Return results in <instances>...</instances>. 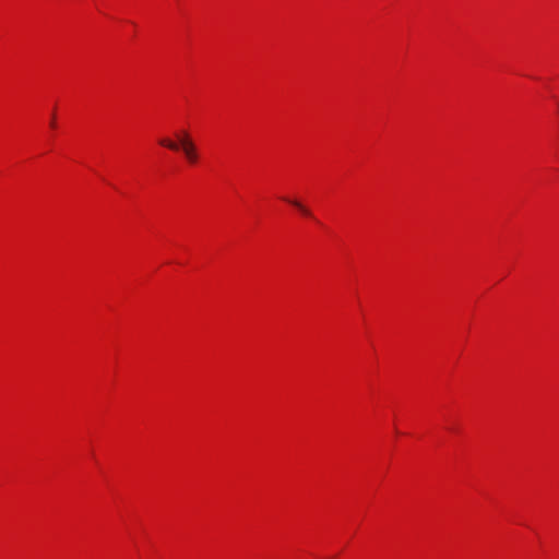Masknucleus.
<instances>
[{"instance_id":"1","label":"nucleus","mask_w":559,"mask_h":559,"mask_svg":"<svg viewBox=\"0 0 559 559\" xmlns=\"http://www.w3.org/2000/svg\"><path fill=\"white\" fill-rule=\"evenodd\" d=\"M159 144L173 151H178L181 146L187 159L190 163H195L198 159L195 145L187 133H185L180 139V143H176L169 139H162Z\"/></svg>"},{"instance_id":"2","label":"nucleus","mask_w":559,"mask_h":559,"mask_svg":"<svg viewBox=\"0 0 559 559\" xmlns=\"http://www.w3.org/2000/svg\"><path fill=\"white\" fill-rule=\"evenodd\" d=\"M284 200L286 202H288L289 204H292L293 206H295L296 209H298L304 215L306 216H311V212L309 211V209H307L301 202H299L298 200H292V199H287V198H284Z\"/></svg>"},{"instance_id":"3","label":"nucleus","mask_w":559,"mask_h":559,"mask_svg":"<svg viewBox=\"0 0 559 559\" xmlns=\"http://www.w3.org/2000/svg\"><path fill=\"white\" fill-rule=\"evenodd\" d=\"M50 126H51L52 128H55V127H56V123H55V117H52V120H51Z\"/></svg>"}]
</instances>
